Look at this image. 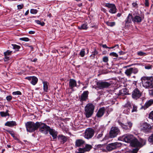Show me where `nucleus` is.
Returning <instances> with one entry per match:
<instances>
[{
	"mask_svg": "<svg viewBox=\"0 0 153 153\" xmlns=\"http://www.w3.org/2000/svg\"><path fill=\"white\" fill-rule=\"evenodd\" d=\"M143 86L146 88H152V81L153 78L152 76L142 77L141 78Z\"/></svg>",
	"mask_w": 153,
	"mask_h": 153,
	"instance_id": "1",
	"label": "nucleus"
},
{
	"mask_svg": "<svg viewBox=\"0 0 153 153\" xmlns=\"http://www.w3.org/2000/svg\"><path fill=\"white\" fill-rule=\"evenodd\" d=\"M39 124V122H38L35 123L31 121L27 122L25 124L27 131L30 132L35 131L38 129Z\"/></svg>",
	"mask_w": 153,
	"mask_h": 153,
	"instance_id": "2",
	"label": "nucleus"
},
{
	"mask_svg": "<svg viewBox=\"0 0 153 153\" xmlns=\"http://www.w3.org/2000/svg\"><path fill=\"white\" fill-rule=\"evenodd\" d=\"M94 109V105L91 103H88L85 108V113L87 118L90 117L93 114Z\"/></svg>",
	"mask_w": 153,
	"mask_h": 153,
	"instance_id": "3",
	"label": "nucleus"
},
{
	"mask_svg": "<svg viewBox=\"0 0 153 153\" xmlns=\"http://www.w3.org/2000/svg\"><path fill=\"white\" fill-rule=\"evenodd\" d=\"M121 134L120 129L117 127H111L109 132V137L110 138H114Z\"/></svg>",
	"mask_w": 153,
	"mask_h": 153,
	"instance_id": "4",
	"label": "nucleus"
},
{
	"mask_svg": "<svg viewBox=\"0 0 153 153\" xmlns=\"http://www.w3.org/2000/svg\"><path fill=\"white\" fill-rule=\"evenodd\" d=\"M39 125L38 128H39V131L42 133L47 134L50 127L43 123L39 122Z\"/></svg>",
	"mask_w": 153,
	"mask_h": 153,
	"instance_id": "5",
	"label": "nucleus"
},
{
	"mask_svg": "<svg viewBox=\"0 0 153 153\" xmlns=\"http://www.w3.org/2000/svg\"><path fill=\"white\" fill-rule=\"evenodd\" d=\"M134 137L131 134H126L122 137H119L118 139L126 143H129L131 142Z\"/></svg>",
	"mask_w": 153,
	"mask_h": 153,
	"instance_id": "6",
	"label": "nucleus"
},
{
	"mask_svg": "<svg viewBox=\"0 0 153 153\" xmlns=\"http://www.w3.org/2000/svg\"><path fill=\"white\" fill-rule=\"evenodd\" d=\"M131 144L132 146L137 148L133 149L132 152L134 153H136L139 150L137 148L142 147L141 143L139 142L137 139L134 138L131 142Z\"/></svg>",
	"mask_w": 153,
	"mask_h": 153,
	"instance_id": "7",
	"label": "nucleus"
},
{
	"mask_svg": "<svg viewBox=\"0 0 153 153\" xmlns=\"http://www.w3.org/2000/svg\"><path fill=\"white\" fill-rule=\"evenodd\" d=\"M94 131L91 128H87L84 133V137L85 138L89 139L91 138L94 136Z\"/></svg>",
	"mask_w": 153,
	"mask_h": 153,
	"instance_id": "8",
	"label": "nucleus"
},
{
	"mask_svg": "<svg viewBox=\"0 0 153 153\" xmlns=\"http://www.w3.org/2000/svg\"><path fill=\"white\" fill-rule=\"evenodd\" d=\"M121 145V143L115 142L108 144L106 146L107 149L109 151L114 150L120 147Z\"/></svg>",
	"mask_w": 153,
	"mask_h": 153,
	"instance_id": "9",
	"label": "nucleus"
},
{
	"mask_svg": "<svg viewBox=\"0 0 153 153\" xmlns=\"http://www.w3.org/2000/svg\"><path fill=\"white\" fill-rule=\"evenodd\" d=\"M142 92L138 88H136L134 89L132 93V97L135 100H137L139 98L142 96Z\"/></svg>",
	"mask_w": 153,
	"mask_h": 153,
	"instance_id": "10",
	"label": "nucleus"
},
{
	"mask_svg": "<svg viewBox=\"0 0 153 153\" xmlns=\"http://www.w3.org/2000/svg\"><path fill=\"white\" fill-rule=\"evenodd\" d=\"M92 146L91 145L86 144L85 147L83 148H79L78 149V152L76 153H85L86 152H89L92 148Z\"/></svg>",
	"mask_w": 153,
	"mask_h": 153,
	"instance_id": "11",
	"label": "nucleus"
},
{
	"mask_svg": "<svg viewBox=\"0 0 153 153\" xmlns=\"http://www.w3.org/2000/svg\"><path fill=\"white\" fill-rule=\"evenodd\" d=\"M97 85L98 88L100 89L104 88H107L110 86L111 84L110 83L106 82H98Z\"/></svg>",
	"mask_w": 153,
	"mask_h": 153,
	"instance_id": "12",
	"label": "nucleus"
},
{
	"mask_svg": "<svg viewBox=\"0 0 153 153\" xmlns=\"http://www.w3.org/2000/svg\"><path fill=\"white\" fill-rule=\"evenodd\" d=\"M105 6L110 8L109 10L110 13L114 14L116 12L117 8L114 4L107 3L105 4Z\"/></svg>",
	"mask_w": 153,
	"mask_h": 153,
	"instance_id": "13",
	"label": "nucleus"
},
{
	"mask_svg": "<svg viewBox=\"0 0 153 153\" xmlns=\"http://www.w3.org/2000/svg\"><path fill=\"white\" fill-rule=\"evenodd\" d=\"M138 69L136 68H131L127 69L125 73L127 76H130L132 73L136 74L138 72Z\"/></svg>",
	"mask_w": 153,
	"mask_h": 153,
	"instance_id": "14",
	"label": "nucleus"
},
{
	"mask_svg": "<svg viewBox=\"0 0 153 153\" xmlns=\"http://www.w3.org/2000/svg\"><path fill=\"white\" fill-rule=\"evenodd\" d=\"M119 123L122 128L125 130H130L132 126V124L130 122H128L126 124H124L120 122H119Z\"/></svg>",
	"mask_w": 153,
	"mask_h": 153,
	"instance_id": "15",
	"label": "nucleus"
},
{
	"mask_svg": "<svg viewBox=\"0 0 153 153\" xmlns=\"http://www.w3.org/2000/svg\"><path fill=\"white\" fill-rule=\"evenodd\" d=\"M131 108V105L130 102H128L124 106L123 112L126 114H128L130 112V109Z\"/></svg>",
	"mask_w": 153,
	"mask_h": 153,
	"instance_id": "16",
	"label": "nucleus"
},
{
	"mask_svg": "<svg viewBox=\"0 0 153 153\" xmlns=\"http://www.w3.org/2000/svg\"><path fill=\"white\" fill-rule=\"evenodd\" d=\"M142 129L145 133L150 132L151 128V126L147 123H144L142 125Z\"/></svg>",
	"mask_w": 153,
	"mask_h": 153,
	"instance_id": "17",
	"label": "nucleus"
},
{
	"mask_svg": "<svg viewBox=\"0 0 153 153\" xmlns=\"http://www.w3.org/2000/svg\"><path fill=\"white\" fill-rule=\"evenodd\" d=\"M144 15H142L141 16H136L133 18L132 21L134 23H139L144 19Z\"/></svg>",
	"mask_w": 153,
	"mask_h": 153,
	"instance_id": "18",
	"label": "nucleus"
},
{
	"mask_svg": "<svg viewBox=\"0 0 153 153\" xmlns=\"http://www.w3.org/2000/svg\"><path fill=\"white\" fill-rule=\"evenodd\" d=\"M77 85L76 81L73 79H70L69 82V87L71 89H73Z\"/></svg>",
	"mask_w": 153,
	"mask_h": 153,
	"instance_id": "19",
	"label": "nucleus"
},
{
	"mask_svg": "<svg viewBox=\"0 0 153 153\" xmlns=\"http://www.w3.org/2000/svg\"><path fill=\"white\" fill-rule=\"evenodd\" d=\"M48 131L49 132L50 134L52 136L53 139H55L57 138L58 132L56 131H55L54 129H51L50 128V129H49Z\"/></svg>",
	"mask_w": 153,
	"mask_h": 153,
	"instance_id": "20",
	"label": "nucleus"
},
{
	"mask_svg": "<svg viewBox=\"0 0 153 153\" xmlns=\"http://www.w3.org/2000/svg\"><path fill=\"white\" fill-rule=\"evenodd\" d=\"M88 91H85L83 92V93L82 94L80 98V101H81L86 100L88 98Z\"/></svg>",
	"mask_w": 153,
	"mask_h": 153,
	"instance_id": "21",
	"label": "nucleus"
},
{
	"mask_svg": "<svg viewBox=\"0 0 153 153\" xmlns=\"http://www.w3.org/2000/svg\"><path fill=\"white\" fill-rule=\"evenodd\" d=\"M105 110L104 107L100 108L96 114V116L98 117H102L104 114Z\"/></svg>",
	"mask_w": 153,
	"mask_h": 153,
	"instance_id": "22",
	"label": "nucleus"
},
{
	"mask_svg": "<svg viewBox=\"0 0 153 153\" xmlns=\"http://www.w3.org/2000/svg\"><path fill=\"white\" fill-rule=\"evenodd\" d=\"M85 143V141L82 139H77L75 141V146L77 147L82 146Z\"/></svg>",
	"mask_w": 153,
	"mask_h": 153,
	"instance_id": "23",
	"label": "nucleus"
},
{
	"mask_svg": "<svg viewBox=\"0 0 153 153\" xmlns=\"http://www.w3.org/2000/svg\"><path fill=\"white\" fill-rule=\"evenodd\" d=\"M58 140L62 143H65L67 140V137L62 134L59 135L58 136Z\"/></svg>",
	"mask_w": 153,
	"mask_h": 153,
	"instance_id": "24",
	"label": "nucleus"
},
{
	"mask_svg": "<svg viewBox=\"0 0 153 153\" xmlns=\"http://www.w3.org/2000/svg\"><path fill=\"white\" fill-rule=\"evenodd\" d=\"M133 19V17L132 15L129 13L125 20V23L129 24L131 23V20L132 21Z\"/></svg>",
	"mask_w": 153,
	"mask_h": 153,
	"instance_id": "25",
	"label": "nucleus"
},
{
	"mask_svg": "<svg viewBox=\"0 0 153 153\" xmlns=\"http://www.w3.org/2000/svg\"><path fill=\"white\" fill-rule=\"evenodd\" d=\"M128 94V90L127 88H124L119 91L118 94L119 95L123 96Z\"/></svg>",
	"mask_w": 153,
	"mask_h": 153,
	"instance_id": "26",
	"label": "nucleus"
},
{
	"mask_svg": "<svg viewBox=\"0 0 153 153\" xmlns=\"http://www.w3.org/2000/svg\"><path fill=\"white\" fill-rule=\"evenodd\" d=\"M16 125V123L15 121H7L5 124V126L10 127H12Z\"/></svg>",
	"mask_w": 153,
	"mask_h": 153,
	"instance_id": "27",
	"label": "nucleus"
},
{
	"mask_svg": "<svg viewBox=\"0 0 153 153\" xmlns=\"http://www.w3.org/2000/svg\"><path fill=\"white\" fill-rule=\"evenodd\" d=\"M152 104H153V99H151L147 101L146 102L144 106L146 108H148Z\"/></svg>",
	"mask_w": 153,
	"mask_h": 153,
	"instance_id": "28",
	"label": "nucleus"
},
{
	"mask_svg": "<svg viewBox=\"0 0 153 153\" xmlns=\"http://www.w3.org/2000/svg\"><path fill=\"white\" fill-rule=\"evenodd\" d=\"M43 90L44 91L47 92L48 90V83L47 82H43Z\"/></svg>",
	"mask_w": 153,
	"mask_h": 153,
	"instance_id": "29",
	"label": "nucleus"
},
{
	"mask_svg": "<svg viewBox=\"0 0 153 153\" xmlns=\"http://www.w3.org/2000/svg\"><path fill=\"white\" fill-rule=\"evenodd\" d=\"M38 81L37 78L34 76H32L31 81V83L33 85H35Z\"/></svg>",
	"mask_w": 153,
	"mask_h": 153,
	"instance_id": "30",
	"label": "nucleus"
},
{
	"mask_svg": "<svg viewBox=\"0 0 153 153\" xmlns=\"http://www.w3.org/2000/svg\"><path fill=\"white\" fill-rule=\"evenodd\" d=\"M87 25L86 24H83L81 26H78V28L80 30H86L87 29Z\"/></svg>",
	"mask_w": 153,
	"mask_h": 153,
	"instance_id": "31",
	"label": "nucleus"
},
{
	"mask_svg": "<svg viewBox=\"0 0 153 153\" xmlns=\"http://www.w3.org/2000/svg\"><path fill=\"white\" fill-rule=\"evenodd\" d=\"M8 111L7 110L6 112L1 111L0 112V114L1 117H6L7 116H9V114L8 113Z\"/></svg>",
	"mask_w": 153,
	"mask_h": 153,
	"instance_id": "32",
	"label": "nucleus"
},
{
	"mask_svg": "<svg viewBox=\"0 0 153 153\" xmlns=\"http://www.w3.org/2000/svg\"><path fill=\"white\" fill-rule=\"evenodd\" d=\"M106 24L108 26L113 27L115 25V23L114 22H109L108 21L106 22Z\"/></svg>",
	"mask_w": 153,
	"mask_h": 153,
	"instance_id": "33",
	"label": "nucleus"
},
{
	"mask_svg": "<svg viewBox=\"0 0 153 153\" xmlns=\"http://www.w3.org/2000/svg\"><path fill=\"white\" fill-rule=\"evenodd\" d=\"M137 54L140 56H145L147 55L146 53L142 51H140L137 52Z\"/></svg>",
	"mask_w": 153,
	"mask_h": 153,
	"instance_id": "34",
	"label": "nucleus"
},
{
	"mask_svg": "<svg viewBox=\"0 0 153 153\" xmlns=\"http://www.w3.org/2000/svg\"><path fill=\"white\" fill-rule=\"evenodd\" d=\"M92 53L93 54L91 55L90 56L91 57H93V58H94L95 56L97 55L98 53V52L96 50H95L94 51L92 52Z\"/></svg>",
	"mask_w": 153,
	"mask_h": 153,
	"instance_id": "35",
	"label": "nucleus"
},
{
	"mask_svg": "<svg viewBox=\"0 0 153 153\" xmlns=\"http://www.w3.org/2000/svg\"><path fill=\"white\" fill-rule=\"evenodd\" d=\"M12 45L13 47V48L16 50H18L20 48L19 46L17 45L16 44H12Z\"/></svg>",
	"mask_w": 153,
	"mask_h": 153,
	"instance_id": "36",
	"label": "nucleus"
},
{
	"mask_svg": "<svg viewBox=\"0 0 153 153\" xmlns=\"http://www.w3.org/2000/svg\"><path fill=\"white\" fill-rule=\"evenodd\" d=\"M35 22L37 24L41 25L42 26H43L45 25V23L44 22H41L40 21L38 20H35Z\"/></svg>",
	"mask_w": 153,
	"mask_h": 153,
	"instance_id": "37",
	"label": "nucleus"
},
{
	"mask_svg": "<svg viewBox=\"0 0 153 153\" xmlns=\"http://www.w3.org/2000/svg\"><path fill=\"white\" fill-rule=\"evenodd\" d=\"M12 52V51L7 50L4 53V55H11Z\"/></svg>",
	"mask_w": 153,
	"mask_h": 153,
	"instance_id": "38",
	"label": "nucleus"
},
{
	"mask_svg": "<svg viewBox=\"0 0 153 153\" xmlns=\"http://www.w3.org/2000/svg\"><path fill=\"white\" fill-rule=\"evenodd\" d=\"M85 54V51L84 49H82L80 51L79 53V55L81 57H83Z\"/></svg>",
	"mask_w": 153,
	"mask_h": 153,
	"instance_id": "39",
	"label": "nucleus"
},
{
	"mask_svg": "<svg viewBox=\"0 0 153 153\" xmlns=\"http://www.w3.org/2000/svg\"><path fill=\"white\" fill-rule=\"evenodd\" d=\"M13 95H21L22 93L19 91H16L13 92L12 93Z\"/></svg>",
	"mask_w": 153,
	"mask_h": 153,
	"instance_id": "40",
	"label": "nucleus"
},
{
	"mask_svg": "<svg viewBox=\"0 0 153 153\" xmlns=\"http://www.w3.org/2000/svg\"><path fill=\"white\" fill-rule=\"evenodd\" d=\"M38 12V10L36 9H31L30 10V13H31L32 14H36Z\"/></svg>",
	"mask_w": 153,
	"mask_h": 153,
	"instance_id": "41",
	"label": "nucleus"
},
{
	"mask_svg": "<svg viewBox=\"0 0 153 153\" xmlns=\"http://www.w3.org/2000/svg\"><path fill=\"white\" fill-rule=\"evenodd\" d=\"M133 108L131 110V112H136L137 111V107L135 105H133Z\"/></svg>",
	"mask_w": 153,
	"mask_h": 153,
	"instance_id": "42",
	"label": "nucleus"
},
{
	"mask_svg": "<svg viewBox=\"0 0 153 153\" xmlns=\"http://www.w3.org/2000/svg\"><path fill=\"white\" fill-rule=\"evenodd\" d=\"M102 61L105 62H107L108 61V57L107 56H104L102 58Z\"/></svg>",
	"mask_w": 153,
	"mask_h": 153,
	"instance_id": "43",
	"label": "nucleus"
},
{
	"mask_svg": "<svg viewBox=\"0 0 153 153\" xmlns=\"http://www.w3.org/2000/svg\"><path fill=\"white\" fill-rule=\"evenodd\" d=\"M148 140L149 142L153 143V134L149 137Z\"/></svg>",
	"mask_w": 153,
	"mask_h": 153,
	"instance_id": "44",
	"label": "nucleus"
},
{
	"mask_svg": "<svg viewBox=\"0 0 153 153\" xmlns=\"http://www.w3.org/2000/svg\"><path fill=\"white\" fill-rule=\"evenodd\" d=\"M109 55L110 56H113L117 57H118V55L116 53L114 52L110 53Z\"/></svg>",
	"mask_w": 153,
	"mask_h": 153,
	"instance_id": "45",
	"label": "nucleus"
},
{
	"mask_svg": "<svg viewBox=\"0 0 153 153\" xmlns=\"http://www.w3.org/2000/svg\"><path fill=\"white\" fill-rule=\"evenodd\" d=\"M20 39L25 42H27L29 41V39L27 37L21 38Z\"/></svg>",
	"mask_w": 153,
	"mask_h": 153,
	"instance_id": "46",
	"label": "nucleus"
},
{
	"mask_svg": "<svg viewBox=\"0 0 153 153\" xmlns=\"http://www.w3.org/2000/svg\"><path fill=\"white\" fill-rule=\"evenodd\" d=\"M149 117L150 119L153 120V111H152L149 114Z\"/></svg>",
	"mask_w": 153,
	"mask_h": 153,
	"instance_id": "47",
	"label": "nucleus"
},
{
	"mask_svg": "<svg viewBox=\"0 0 153 153\" xmlns=\"http://www.w3.org/2000/svg\"><path fill=\"white\" fill-rule=\"evenodd\" d=\"M18 9H21L24 7V5L23 4L18 5L17 6Z\"/></svg>",
	"mask_w": 153,
	"mask_h": 153,
	"instance_id": "48",
	"label": "nucleus"
},
{
	"mask_svg": "<svg viewBox=\"0 0 153 153\" xmlns=\"http://www.w3.org/2000/svg\"><path fill=\"white\" fill-rule=\"evenodd\" d=\"M7 101H10L12 99V97L11 96H8L6 97Z\"/></svg>",
	"mask_w": 153,
	"mask_h": 153,
	"instance_id": "49",
	"label": "nucleus"
},
{
	"mask_svg": "<svg viewBox=\"0 0 153 153\" xmlns=\"http://www.w3.org/2000/svg\"><path fill=\"white\" fill-rule=\"evenodd\" d=\"M149 93L150 96L153 97V89L149 90Z\"/></svg>",
	"mask_w": 153,
	"mask_h": 153,
	"instance_id": "50",
	"label": "nucleus"
},
{
	"mask_svg": "<svg viewBox=\"0 0 153 153\" xmlns=\"http://www.w3.org/2000/svg\"><path fill=\"white\" fill-rule=\"evenodd\" d=\"M132 5L133 7L137 8L138 4L136 2H134L132 3Z\"/></svg>",
	"mask_w": 153,
	"mask_h": 153,
	"instance_id": "51",
	"label": "nucleus"
},
{
	"mask_svg": "<svg viewBox=\"0 0 153 153\" xmlns=\"http://www.w3.org/2000/svg\"><path fill=\"white\" fill-rule=\"evenodd\" d=\"M6 131L11 135L12 136H13L14 135V133L13 131L9 130H6Z\"/></svg>",
	"mask_w": 153,
	"mask_h": 153,
	"instance_id": "52",
	"label": "nucleus"
},
{
	"mask_svg": "<svg viewBox=\"0 0 153 153\" xmlns=\"http://www.w3.org/2000/svg\"><path fill=\"white\" fill-rule=\"evenodd\" d=\"M102 135L103 134L102 133L98 134L97 136V138L99 139L100 138L102 137Z\"/></svg>",
	"mask_w": 153,
	"mask_h": 153,
	"instance_id": "53",
	"label": "nucleus"
},
{
	"mask_svg": "<svg viewBox=\"0 0 153 153\" xmlns=\"http://www.w3.org/2000/svg\"><path fill=\"white\" fill-rule=\"evenodd\" d=\"M9 58V57L7 55H4V61H7Z\"/></svg>",
	"mask_w": 153,
	"mask_h": 153,
	"instance_id": "54",
	"label": "nucleus"
},
{
	"mask_svg": "<svg viewBox=\"0 0 153 153\" xmlns=\"http://www.w3.org/2000/svg\"><path fill=\"white\" fill-rule=\"evenodd\" d=\"M146 140H143L142 141V143H141L142 144V147L146 144Z\"/></svg>",
	"mask_w": 153,
	"mask_h": 153,
	"instance_id": "55",
	"label": "nucleus"
},
{
	"mask_svg": "<svg viewBox=\"0 0 153 153\" xmlns=\"http://www.w3.org/2000/svg\"><path fill=\"white\" fill-rule=\"evenodd\" d=\"M145 5L146 6H148L149 5V0H145Z\"/></svg>",
	"mask_w": 153,
	"mask_h": 153,
	"instance_id": "56",
	"label": "nucleus"
},
{
	"mask_svg": "<svg viewBox=\"0 0 153 153\" xmlns=\"http://www.w3.org/2000/svg\"><path fill=\"white\" fill-rule=\"evenodd\" d=\"M102 46L103 48H109V47H108L105 44V45H102Z\"/></svg>",
	"mask_w": 153,
	"mask_h": 153,
	"instance_id": "57",
	"label": "nucleus"
},
{
	"mask_svg": "<svg viewBox=\"0 0 153 153\" xmlns=\"http://www.w3.org/2000/svg\"><path fill=\"white\" fill-rule=\"evenodd\" d=\"M103 146V145L99 144L97 146V147L98 148H99L102 147Z\"/></svg>",
	"mask_w": 153,
	"mask_h": 153,
	"instance_id": "58",
	"label": "nucleus"
},
{
	"mask_svg": "<svg viewBox=\"0 0 153 153\" xmlns=\"http://www.w3.org/2000/svg\"><path fill=\"white\" fill-rule=\"evenodd\" d=\"M32 76H29L25 78V79H27L29 80H31Z\"/></svg>",
	"mask_w": 153,
	"mask_h": 153,
	"instance_id": "59",
	"label": "nucleus"
},
{
	"mask_svg": "<svg viewBox=\"0 0 153 153\" xmlns=\"http://www.w3.org/2000/svg\"><path fill=\"white\" fill-rule=\"evenodd\" d=\"M113 110V108H108V112H111Z\"/></svg>",
	"mask_w": 153,
	"mask_h": 153,
	"instance_id": "60",
	"label": "nucleus"
},
{
	"mask_svg": "<svg viewBox=\"0 0 153 153\" xmlns=\"http://www.w3.org/2000/svg\"><path fill=\"white\" fill-rule=\"evenodd\" d=\"M29 33L30 34H33L35 33V32L33 31H30L29 32Z\"/></svg>",
	"mask_w": 153,
	"mask_h": 153,
	"instance_id": "61",
	"label": "nucleus"
},
{
	"mask_svg": "<svg viewBox=\"0 0 153 153\" xmlns=\"http://www.w3.org/2000/svg\"><path fill=\"white\" fill-rule=\"evenodd\" d=\"M151 68V66H146L145 67V68L146 69H150Z\"/></svg>",
	"mask_w": 153,
	"mask_h": 153,
	"instance_id": "62",
	"label": "nucleus"
},
{
	"mask_svg": "<svg viewBox=\"0 0 153 153\" xmlns=\"http://www.w3.org/2000/svg\"><path fill=\"white\" fill-rule=\"evenodd\" d=\"M29 10H27L25 13V16H26V15H27L29 13Z\"/></svg>",
	"mask_w": 153,
	"mask_h": 153,
	"instance_id": "63",
	"label": "nucleus"
},
{
	"mask_svg": "<svg viewBox=\"0 0 153 153\" xmlns=\"http://www.w3.org/2000/svg\"><path fill=\"white\" fill-rule=\"evenodd\" d=\"M119 53L120 55H123L124 53V52L122 51H120Z\"/></svg>",
	"mask_w": 153,
	"mask_h": 153,
	"instance_id": "64",
	"label": "nucleus"
}]
</instances>
